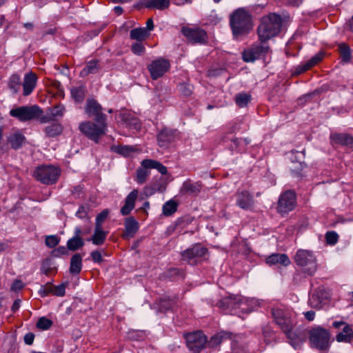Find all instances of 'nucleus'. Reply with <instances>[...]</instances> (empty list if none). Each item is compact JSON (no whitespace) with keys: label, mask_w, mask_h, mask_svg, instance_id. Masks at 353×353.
<instances>
[{"label":"nucleus","mask_w":353,"mask_h":353,"mask_svg":"<svg viewBox=\"0 0 353 353\" xmlns=\"http://www.w3.org/2000/svg\"><path fill=\"white\" fill-rule=\"evenodd\" d=\"M272 315L276 325L283 331L290 340V344L294 349L299 348L302 342L293 330L294 325L293 313L290 310L275 307L272 309Z\"/></svg>","instance_id":"nucleus-1"},{"label":"nucleus","mask_w":353,"mask_h":353,"mask_svg":"<svg viewBox=\"0 0 353 353\" xmlns=\"http://www.w3.org/2000/svg\"><path fill=\"white\" fill-rule=\"evenodd\" d=\"M230 25L236 38L248 34L253 27L251 15L244 8H238L232 12Z\"/></svg>","instance_id":"nucleus-2"},{"label":"nucleus","mask_w":353,"mask_h":353,"mask_svg":"<svg viewBox=\"0 0 353 353\" xmlns=\"http://www.w3.org/2000/svg\"><path fill=\"white\" fill-rule=\"evenodd\" d=\"M282 26L281 17L276 13H271L262 18L258 27L257 32L260 41H268L277 35Z\"/></svg>","instance_id":"nucleus-3"},{"label":"nucleus","mask_w":353,"mask_h":353,"mask_svg":"<svg viewBox=\"0 0 353 353\" xmlns=\"http://www.w3.org/2000/svg\"><path fill=\"white\" fill-rule=\"evenodd\" d=\"M92 121L81 122L79 125V130L89 139L98 143L101 136L104 135L108 129V125L105 121Z\"/></svg>","instance_id":"nucleus-4"},{"label":"nucleus","mask_w":353,"mask_h":353,"mask_svg":"<svg viewBox=\"0 0 353 353\" xmlns=\"http://www.w3.org/2000/svg\"><path fill=\"white\" fill-rule=\"evenodd\" d=\"M61 174L59 168L52 165H40L34 172L35 179L45 185H52L57 183Z\"/></svg>","instance_id":"nucleus-5"},{"label":"nucleus","mask_w":353,"mask_h":353,"mask_svg":"<svg viewBox=\"0 0 353 353\" xmlns=\"http://www.w3.org/2000/svg\"><path fill=\"white\" fill-rule=\"evenodd\" d=\"M296 264L302 267L303 271L309 275H313L317 269L316 259L311 251L299 250L294 255Z\"/></svg>","instance_id":"nucleus-6"},{"label":"nucleus","mask_w":353,"mask_h":353,"mask_svg":"<svg viewBox=\"0 0 353 353\" xmlns=\"http://www.w3.org/2000/svg\"><path fill=\"white\" fill-rule=\"evenodd\" d=\"M270 52V48L267 41H260L254 43L249 48L243 52V59L245 62H254L256 59H264Z\"/></svg>","instance_id":"nucleus-7"},{"label":"nucleus","mask_w":353,"mask_h":353,"mask_svg":"<svg viewBox=\"0 0 353 353\" xmlns=\"http://www.w3.org/2000/svg\"><path fill=\"white\" fill-rule=\"evenodd\" d=\"M331 335L329 331L317 327L310 331L309 338L312 347L320 351H326L330 347Z\"/></svg>","instance_id":"nucleus-8"},{"label":"nucleus","mask_w":353,"mask_h":353,"mask_svg":"<svg viewBox=\"0 0 353 353\" xmlns=\"http://www.w3.org/2000/svg\"><path fill=\"white\" fill-rule=\"evenodd\" d=\"M42 113L43 110L37 105L19 106L12 108L10 111L11 117L21 122L39 119Z\"/></svg>","instance_id":"nucleus-9"},{"label":"nucleus","mask_w":353,"mask_h":353,"mask_svg":"<svg viewBox=\"0 0 353 353\" xmlns=\"http://www.w3.org/2000/svg\"><path fill=\"white\" fill-rule=\"evenodd\" d=\"M296 205V196L293 190H287L282 193L278 201L277 211L282 215L292 211Z\"/></svg>","instance_id":"nucleus-10"},{"label":"nucleus","mask_w":353,"mask_h":353,"mask_svg":"<svg viewBox=\"0 0 353 353\" xmlns=\"http://www.w3.org/2000/svg\"><path fill=\"white\" fill-rule=\"evenodd\" d=\"M185 339L188 348L194 353H199L207 343V337L201 331L186 334Z\"/></svg>","instance_id":"nucleus-11"},{"label":"nucleus","mask_w":353,"mask_h":353,"mask_svg":"<svg viewBox=\"0 0 353 353\" xmlns=\"http://www.w3.org/2000/svg\"><path fill=\"white\" fill-rule=\"evenodd\" d=\"M170 68V64L169 61L162 57L152 61V63L148 65V70L153 80H157L161 77L169 70Z\"/></svg>","instance_id":"nucleus-12"},{"label":"nucleus","mask_w":353,"mask_h":353,"mask_svg":"<svg viewBox=\"0 0 353 353\" xmlns=\"http://www.w3.org/2000/svg\"><path fill=\"white\" fill-rule=\"evenodd\" d=\"M181 32L192 43L203 44L207 42V33L203 29L183 27Z\"/></svg>","instance_id":"nucleus-13"},{"label":"nucleus","mask_w":353,"mask_h":353,"mask_svg":"<svg viewBox=\"0 0 353 353\" xmlns=\"http://www.w3.org/2000/svg\"><path fill=\"white\" fill-rule=\"evenodd\" d=\"M178 135L177 130L165 127L157 134V143L160 148H168L172 143L176 141Z\"/></svg>","instance_id":"nucleus-14"},{"label":"nucleus","mask_w":353,"mask_h":353,"mask_svg":"<svg viewBox=\"0 0 353 353\" xmlns=\"http://www.w3.org/2000/svg\"><path fill=\"white\" fill-rule=\"evenodd\" d=\"M333 327L339 329L342 327V331L336 336L338 342L351 343L353 341L352 326L345 321H339L332 323Z\"/></svg>","instance_id":"nucleus-15"},{"label":"nucleus","mask_w":353,"mask_h":353,"mask_svg":"<svg viewBox=\"0 0 353 353\" xmlns=\"http://www.w3.org/2000/svg\"><path fill=\"white\" fill-rule=\"evenodd\" d=\"M237 304H245L241 302V296L230 295L220 300L216 305L224 311H229L234 314H239L236 311Z\"/></svg>","instance_id":"nucleus-16"},{"label":"nucleus","mask_w":353,"mask_h":353,"mask_svg":"<svg viewBox=\"0 0 353 353\" xmlns=\"http://www.w3.org/2000/svg\"><path fill=\"white\" fill-rule=\"evenodd\" d=\"M208 253V249L201 244H195L181 252V257L183 261L191 263L192 260L204 257Z\"/></svg>","instance_id":"nucleus-17"},{"label":"nucleus","mask_w":353,"mask_h":353,"mask_svg":"<svg viewBox=\"0 0 353 353\" xmlns=\"http://www.w3.org/2000/svg\"><path fill=\"white\" fill-rule=\"evenodd\" d=\"M85 112L89 117H94L95 121H105L106 115L102 112L101 105L94 99H88Z\"/></svg>","instance_id":"nucleus-18"},{"label":"nucleus","mask_w":353,"mask_h":353,"mask_svg":"<svg viewBox=\"0 0 353 353\" xmlns=\"http://www.w3.org/2000/svg\"><path fill=\"white\" fill-rule=\"evenodd\" d=\"M203 184L201 181H194L190 179H186L182 183L179 192L181 195L197 196L201 191Z\"/></svg>","instance_id":"nucleus-19"},{"label":"nucleus","mask_w":353,"mask_h":353,"mask_svg":"<svg viewBox=\"0 0 353 353\" xmlns=\"http://www.w3.org/2000/svg\"><path fill=\"white\" fill-rule=\"evenodd\" d=\"M236 204L243 210H250L254 205L252 195L246 190L236 194Z\"/></svg>","instance_id":"nucleus-20"},{"label":"nucleus","mask_w":353,"mask_h":353,"mask_svg":"<svg viewBox=\"0 0 353 353\" xmlns=\"http://www.w3.org/2000/svg\"><path fill=\"white\" fill-rule=\"evenodd\" d=\"M83 234V232L80 227H75L74 230L73 236L67 241V248L69 250L76 251L84 245V241L81 237Z\"/></svg>","instance_id":"nucleus-21"},{"label":"nucleus","mask_w":353,"mask_h":353,"mask_svg":"<svg viewBox=\"0 0 353 353\" xmlns=\"http://www.w3.org/2000/svg\"><path fill=\"white\" fill-rule=\"evenodd\" d=\"M324 54L322 52H319L313 56L310 59L307 60L305 63H301L295 68L294 74H300L307 70H310L312 67L319 63L323 58Z\"/></svg>","instance_id":"nucleus-22"},{"label":"nucleus","mask_w":353,"mask_h":353,"mask_svg":"<svg viewBox=\"0 0 353 353\" xmlns=\"http://www.w3.org/2000/svg\"><path fill=\"white\" fill-rule=\"evenodd\" d=\"M124 225L125 230L122 236L124 239L133 238L139 228V222L133 216L126 218Z\"/></svg>","instance_id":"nucleus-23"},{"label":"nucleus","mask_w":353,"mask_h":353,"mask_svg":"<svg viewBox=\"0 0 353 353\" xmlns=\"http://www.w3.org/2000/svg\"><path fill=\"white\" fill-rule=\"evenodd\" d=\"M327 298L323 287H319L309 299V304L312 307L321 308L323 301Z\"/></svg>","instance_id":"nucleus-24"},{"label":"nucleus","mask_w":353,"mask_h":353,"mask_svg":"<svg viewBox=\"0 0 353 353\" xmlns=\"http://www.w3.org/2000/svg\"><path fill=\"white\" fill-rule=\"evenodd\" d=\"M37 77L34 72H30L25 74L22 84L24 96H28L32 92L37 85Z\"/></svg>","instance_id":"nucleus-25"},{"label":"nucleus","mask_w":353,"mask_h":353,"mask_svg":"<svg viewBox=\"0 0 353 353\" xmlns=\"http://www.w3.org/2000/svg\"><path fill=\"white\" fill-rule=\"evenodd\" d=\"M139 191L136 189L130 192L125 199V204L121 209V214L123 216L128 215L134 209L137 199Z\"/></svg>","instance_id":"nucleus-26"},{"label":"nucleus","mask_w":353,"mask_h":353,"mask_svg":"<svg viewBox=\"0 0 353 353\" xmlns=\"http://www.w3.org/2000/svg\"><path fill=\"white\" fill-rule=\"evenodd\" d=\"M265 262L270 265L280 264L285 267L290 264V260L285 254H272L266 258Z\"/></svg>","instance_id":"nucleus-27"},{"label":"nucleus","mask_w":353,"mask_h":353,"mask_svg":"<svg viewBox=\"0 0 353 353\" xmlns=\"http://www.w3.org/2000/svg\"><path fill=\"white\" fill-rule=\"evenodd\" d=\"M25 140V136L19 131L10 134L7 138V141L10 144L11 148L15 150L22 147Z\"/></svg>","instance_id":"nucleus-28"},{"label":"nucleus","mask_w":353,"mask_h":353,"mask_svg":"<svg viewBox=\"0 0 353 353\" xmlns=\"http://www.w3.org/2000/svg\"><path fill=\"white\" fill-rule=\"evenodd\" d=\"M330 139L334 143L340 144L341 145L352 146L353 137L345 133H336L331 134Z\"/></svg>","instance_id":"nucleus-29"},{"label":"nucleus","mask_w":353,"mask_h":353,"mask_svg":"<svg viewBox=\"0 0 353 353\" xmlns=\"http://www.w3.org/2000/svg\"><path fill=\"white\" fill-rule=\"evenodd\" d=\"M107 236L108 232L104 231L103 228L94 227V233L88 241H92L95 245H101L105 243Z\"/></svg>","instance_id":"nucleus-30"},{"label":"nucleus","mask_w":353,"mask_h":353,"mask_svg":"<svg viewBox=\"0 0 353 353\" xmlns=\"http://www.w3.org/2000/svg\"><path fill=\"white\" fill-rule=\"evenodd\" d=\"M232 334L227 332H220L212 336L210 341H207V345L210 348H215L219 345L224 340L230 339Z\"/></svg>","instance_id":"nucleus-31"},{"label":"nucleus","mask_w":353,"mask_h":353,"mask_svg":"<svg viewBox=\"0 0 353 353\" xmlns=\"http://www.w3.org/2000/svg\"><path fill=\"white\" fill-rule=\"evenodd\" d=\"M100 70L99 61L92 59L87 62L85 67L81 71L80 77H85L90 74H96Z\"/></svg>","instance_id":"nucleus-32"},{"label":"nucleus","mask_w":353,"mask_h":353,"mask_svg":"<svg viewBox=\"0 0 353 353\" xmlns=\"http://www.w3.org/2000/svg\"><path fill=\"white\" fill-rule=\"evenodd\" d=\"M143 5L148 9L164 10L168 8L170 0H147Z\"/></svg>","instance_id":"nucleus-33"},{"label":"nucleus","mask_w":353,"mask_h":353,"mask_svg":"<svg viewBox=\"0 0 353 353\" xmlns=\"http://www.w3.org/2000/svg\"><path fill=\"white\" fill-rule=\"evenodd\" d=\"M82 269V257L80 254H75L70 259V272L72 274H79Z\"/></svg>","instance_id":"nucleus-34"},{"label":"nucleus","mask_w":353,"mask_h":353,"mask_svg":"<svg viewBox=\"0 0 353 353\" xmlns=\"http://www.w3.org/2000/svg\"><path fill=\"white\" fill-rule=\"evenodd\" d=\"M63 128L59 123H53L44 128L46 137L52 138L60 135L63 132Z\"/></svg>","instance_id":"nucleus-35"},{"label":"nucleus","mask_w":353,"mask_h":353,"mask_svg":"<svg viewBox=\"0 0 353 353\" xmlns=\"http://www.w3.org/2000/svg\"><path fill=\"white\" fill-rule=\"evenodd\" d=\"M141 165L146 168L157 169L161 174H166L168 169L160 162L152 159H144L141 161Z\"/></svg>","instance_id":"nucleus-36"},{"label":"nucleus","mask_w":353,"mask_h":353,"mask_svg":"<svg viewBox=\"0 0 353 353\" xmlns=\"http://www.w3.org/2000/svg\"><path fill=\"white\" fill-rule=\"evenodd\" d=\"M241 302H243L245 304H237L236 310H239L242 313L246 314L251 312L256 304V301L254 299H250L241 296Z\"/></svg>","instance_id":"nucleus-37"},{"label":"nucleus","mask_w":353,"mask_h":353,"mask_svg":"<svg viewBox=\"0 0 353 353\" xmlns=\"http://www.w3.org/2000/svg\"><path fill=\"white\" fill-rule=\"evenodd\" d=\"M8 88L13 94H17L21 88V81L18 74H13L10 76L8 81Z\"/></svg>","instance_id":"nucleus-38"},{"label":"nucleus","mask_w":353,"mask_h":353,"mask_svg":"<svg viewBox=\"0 0 353 353\" xmlns=\"http://www.w3.org/2000/svg\"><path fill=\"white\" fill-rule=\"evenodd\" d=\"M150 35L145 28H138L132 29L130 32V37L132 39L137 41H142Z\"/></svg>","instance_id":"nucleus-39"},{"label":"nucleus","mask_w":353,"mask_h":353,"mask_svg":"<svg viewBox=\"0 0 353 353\" xmlns=\"http://www.w3.org/2000/svg\"><path fill=\"white\" fill-rule=\"evenodd\" d=\"M70 94L76 102L81 103L85 98V87L83 85L73 87L70 89Z\"/></svg>","instance_id":"nucleus-40"},{"label":"nucleus","mask_w":353,"mask_h":353,"mask_svg":"<svg viewBox=\"0 0 353 353\" xmlns=\"http://www.w3.org/2000/svg\"><path fill=\"white\" fill-rule=\"evenodd\" d=\"M149 169H151V168H146L143 165L137 169L135 181L138 184H143L146 181L148 176L150 174Z\"/></svg>","instance_id":"nucleus-41"},{"label":"nucleus","mask_w":353,"mask_h":353,"mask_svg":"<svg viewBox=\"0 0 353 353\" xmlns=\"http://www.w3.org/2000/svg\"><path fill=\"white\" fill-rule=\"evenodd\" d=\"M251 95L247 92H239L235 96V102L239 108L245 107L251 101Z\"/></svg>","instance_id":"nucleus-42"},{"label":"nucleus","mask_w":353,"mask_h":353,"mask_svg":"<svg viewBox=\"0 0 353 353\" xmlns=\"http://www.w3.org/2000/svg\"><path fill=\"white\" fill-rule=\"evenodd\" d=\"M339 50L343 61L349 62L352 58L350 48L347 44L341 43L339 45Z\"/></svg>","instance_id":"nucleus-43"},{"label":"nucleus","mask_w":353,"mask_h":353,"mask_svg":"<svg viewBox=\"0 0 353 353\" xmlns=\"http://www.w3.org/2000/svg\"><path fill=\"white\" fill-rule=\"evenodd\" d=\"M177 203L172 199L165 202L163 205V214L170 216L177 210Z\"/></svg>","instance_id":"nucleus-44"},{"label":"nucleus","mask_w":353,"mask_h":353,"mask_svg":"<svg viewBox=\"0 0 353 353\" xmlns=\"http://www.w3.org/2000/svg\"><path fill=\"white\" fill-rule=\"evenodd\" d=\"M165 190V185L162 181H157L152 183L151 187L146 188V194L152 195L156 192H163Z\"/></svg>","instance_id":"nucleus-45"},{"label":"nucleus","mask_w":353,"mask_h":353,"mask_svg":"<svg viewBox=\"0 0 353 353\" xmlns=\"http://www.w3.org/2000/svg\"><path fill=\"white\" fill-rule=\"evenodd\" d=\"M110 214L108 209L103 210L101 212L97 214L95 221V227L103 228V223L108 218Z\"/></svg>","instance_id":"nucleus-46"},{"label":"nucleus","mask_w":353,"mask_h":353,"mask_svg":"<svg viewBox=\"0 0 353 353\" xmlns=\"http://www.w3.org/2000/svg\"><path fill=\"white\" fill-rule=\"evenodd\" d=\"M54 292V285L48 282L46 285H41L39 290V294L41 296L44 297L48 296V294H53Z\"/></svg>","instance_id":"nucleus-47"},{"label":"nucleus","mask_w":353,"mask_h":353,"mask_svg":"<svg viewBox=\"0 0 353 353\" xmlns=\"http://www.w3.org/2000/svg\"><path fill=\"white\" fill-rule=\"evenodd\" d=\"M52 325V321L46 317H41L37 323V327L42 330H48Z\"/></svg>","instance_id":"nucleus-48"},{"label":"nucleus","mask_w":353,"mask_h":353,"mask_svg":"<svg viewBox=\"0 0 353 353\" xmlns=\"http://www.w3.org/2000/svg\"><path fill=\"white\" fill-rule=\"evenodd\" d=\"M90 210V207L88 205H81L79 208V210L76 212V216L83 220H89L88 217V212Z\"/></svg>","instance_id":"nucleus-49"},{"label":"nucleus","mask_w":353,"mask_h":353,"mask_svg":"<svg viewBox=\"0 0 353 353\" xmlns=\"http://www.w3.org/2000/svg\"><path fill=\"white\" fill-rule=\"evenodd\" d=\"M325 239L327 244L334 245L338 241L339 235L334 231H330L325 234Z\"/></svg>","instance_id":"nucleus-50"},{"label":"nucleus","mask_w":353,"mask_h":353,"mask_svg":"<svg viewBox=\"0 0 353 353\" xmlns=\"http://www.w3.org/2000/svg\"><path fill=\"white\" fill-rule=\"evenodd\" d=\"M174 300L163 299L160 301L159 307L163 311L171 310L174 304Z\"/></svg>","instance_id":"nucleus-51"},{"label":"nucleus","mask_w":353,"mask_h":353,"mask_svg":"<svg viewBox=\"0 0 353 353\" xmlns=\"http://www.w3.org/2000/svg\"><path fill=\"white\" fill-rule=\"evenodd\" d=\"M179 89L181 93L185 97H189L192 92L193 87L188 83H183L179 85Z\"/></svg>","instance_id":"nucleus-52"},{"label":"nucleus","mask_w":353,"mask_h":353,"mask_svg":"<svg viewBox=\"0 0 353 353\" xmlns=\"http://www.w3.org/2000/svg\"><path fill=\"white\" fill-rule=\"evenodd\" d=\"M131 50L134 54L141 55L145 51V47L141 41H138L132 44Z\"/></svg>","instance_id":"nucleus-53"},{"label":"nucleus","mask_w":353,"mask_h":353,"mask_svg":"<svg viewBox=\"0 0 353 353\" xmlns=\"http://www.w3.org/2000/svg\"><path fill=\"white\" fill-rule=\"evenodd\" d=\"M135 149L132 146L122 145L118 148L117 152L124 157H128L130 154L134 152Z\"/></svg>","instance_id":"nucleus-54"},{"label":"nucleus","mask_w":353,"mask_h":353,"mask_svg":"<svg viewBox=\"0 0 353 353\" xmlns=\"http://www.w3.org/2000/svg\"><path fill=\"white\" fill-rule=\"evenodd\" d=\"M46 245L50 248H54L59 243V239L56 235H50L46 238Z\"/></svg>","instance_id":"nucleus-55"},{"label":"nucleus","mask_w":353,"mask_h":353,"mask_svg":"<svg viewBox=\"0 0 353 353\" xmlns=\"http://www.w3.org/2000/svg\"><path fill=\"white\" fill-rule=\"evenodd\" d=\"M231 144L229 145V149L231 151H237L241 152L242 149L241 148V141L239 139L232 137L230 139Z\"/></svg>","instance_id":"nucleus-56"},{"label":"nucleus","mask_w":353,"mask_h":353,"mask_svg":"<svg viewBox=\"0 0 353 353\" xmlns=\"http://www.w3.org/2000/svg\"><path fill=\"white\" fill-rule=\"evenodd\" d=\"M67 283H61L59 285H54L53 295L57 296H63L65 293V288Z\"/></svg>","instance_id":"nucleus-57"},{"label":"nucleus","mask_w":353,"mask_h":353,"mask_svg":"<svg viewBox=\"0 0 353 353\" xmlns=\"http://www.w3.org/2000/svg\"><path fill=\"white\" fill-rule=\"evenodd\" d=\"M65 112V107L62 105L54 106L51 110L52 117H62Z\"/></svg>","instance_id":"nucleus-58"},{"label":"nucleus","mask_w":353,"mask_h":353,"mask_svg":"<svg viewBox=\"0 0 353 353\" xmlns=\"http://www.w3.org/2000/svg\"><path fill=\"white\" fill-rule=\"evenodd\" d=\"M52 270L50 261L46 259L43 261L41 267V272L46 275H48Z\"/></svg>","instance_id":"nucleus-59"},{"label":"nucleus","mask_w":353,"mask_h":353,"mask_svg":"<svg viewBox=\"0 0 353 353\" xmlns=\"http://www.w3.org/2000/svg\"><path fill=\"white\" fill-rule=\"evenodd\" d=\"M90 256L94 263H100L103 261L101 253L98 250L92 251L90 253Z\"/></svg>","instance_id":"nucleus-60"},{"label":"nucleus","mask_w":353,"mask_h":353,"mask_svg":"<svg viewBox=\"0 0 353 353\" xmlns=\"http://www.w3.org/2000/svg\"><path fill=\"white\" fill-rule=\"evenodd\" d=\"M128 125H129L130 128L134 129V130H139L141 128V123L139 120L134 117L131 119L130 122L128 123Z\"/></svg>","instance_id":"nucleus-61"},{"label":"nucleus","mask_w":353,"mask_h":353,"mask_svg":"<svg viewBox=\"0 0 353 353\" xmlns=\"http://www.w3.org/2000/svg\"><path fill=\"white\" fill-rule=\"evenodd\" d=\"M67 253V250L64 246H60L57 249H54L52 252V254L54 256L58 257L61 255L65 254Z\"/></svg>","instance_id":"nucleus-62"},{"label":"nucleus","mask_w":353,"mask_h":353,"mask_svg":"<svg viewBox=\"0 0 353 353\" xmlns=\"http://www.w3.org/2000/svg\"><path fill=\"white\" fill-rule=\"evenodd\" d=\"M24 342L26 345H30L33 343L34 334L32 332H28L24 336Z\"/></svg>","instance_id":"nucleus-63"},{"label":"nucleus","mask_w":353,"mask_h":353,"mask_svg":"<svg viewBox=\"0 0 353 353\" xmlns=\"http://www.w3.org/2000/svg\"><path fill=\"white\" fill-rule=\"evenodd\" d=\"M23 288V282L20 280H15L12 284L11 290L12 291L16 292V291L21 290Z\"/></svg>","instance_id":"nucleus-64"}]
</instances>
